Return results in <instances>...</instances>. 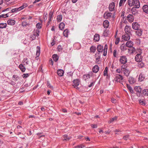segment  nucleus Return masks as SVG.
I'll return each instance as SVG.
<instances>
[{"mask_svg": "<svg viewBox=\"0 0 148 148\" xmlns=\"http://www.w3.org/2000/svg\"><path fill=\"white\" fill-rule=\"evenodd\" d=\"M128 3L130 6H134L137 8H139L140 6V3L138 0H128Z\"/></svg>", "mask_w": 148, "mask_h": 148, "instance_id": "nucleus-1", "label": "nucleus"}, {"mask_svg": "<svg viewBox=\"0 0 148 148\" xmlns=\"http://www.w3.org/2000/svg\"><path fill=\"white\" fill-rule=\"evenodd\" d=\"M27 6V4H24L22 6L19 7V8H16L12 9L11 10V11L12 12H14L19 11L24 9V8L26 7Z\"/></svg>", "mask_w": 148, "mask_h": 148, "instance_id": "nucleus-2", "label": "nucleus"}, {"mask_svg": "<svg viewBox=\"0 0 148 148\" xmlns=\"http://www.w3.org/2000/svg\"><path fill=\"white\" fill-rule=\"evenodd\" d=\"M125 65H122L121 69L123 71L124 74L127 76H128L130 73V71L128 70L125 66Z\"/></svg>", "mask_w": 148, "mask_h": 148, "instance_id": "nucleus-3", "label": "nucleus"}, {"mask_svg": "<svg viewBox=\"0 0 148 148\" xmlns=\"http://www.w3.org/2000/svg\"><path fill=\"white\" fill-rule=\"evenodd\" d=\"M33 33V35H32L31 37L33 39H34L36 36L38 37L39 36L40 31L38 29L34 32Z\"/></svg>", "mask_w": 148, "mask_h": 148, "instance_id": "nucleus-4", "label": "nucleus"}, {"mask_svg": "<svg viewBox=\"0 0 148 148\" xmlns=\"http://www.w3.org/2000/svg\"><path fill=\"white\" fill-rule=\"evenodd\" d=\"M123 79V77L122 75H121L119 74H117L116 77V81H117V82H119L120 83H121L122 82V80Z\"/></svg>", "mask_w": 148, "mask_h": 148, "instance_id": "nucleus-5", "label": "nucleus"}, {"mask_svg": "<svg viewBox=\"0 0 148 148\" xmlns=\"http://www.w3.org/2000/svg\"><path fill=\"white\" fill-rule=\"evenodd\" d=\"M119 61L121 64H125L127 62V59L125 56H123L120 57Z\"/></svg>", "mask_w": 148, "mask_h": 148, "instance_id": "nucleus-6", "label": "nucleus"}, {"mask_svg": "<svg viewBox=\"0 0 148 148\" xmlns=\"http://www.w3.org/2000/svg\"><path fill=\"white\" fill-rule=\"evenodd\" d=\"M130 38V34L126 33L122 36V38L124 40L127 41Z\"/></svg>", "mask_w": 148, "mask_h": 148, "instance_id": "nucleus-7", "label": "nucleus"}, {"mask_svg": "<svg viewBox=\"0 0 148 148\" xmlns=\"http://www.w3.org/2000/svg\"><path fill=\"white\" fill-rule=\"evenodd\" d=\"M112 15V13L110 12H105L103 14L104 18L106 19H110Z\"/></svg>", "mask_w": 148, "mask_h": 148, "instance_id": "nucleus-8", "label": "nucleus"}, {"mask_svg": "<svg viewBox=\"0 0 148 148\" xmlns=\"http://www.w3.org/2000/svg\"><path fill=\"white\" fill-rule=\"evenodd\" d=\"M142 57L140 54H138L136 55L135 57V60L137 62H140L142 60Z\"/></svg>", "mask_w": 148, "mask_h": 148, "instance_id": "nucleus-9", "label": "nucleus"}, {"mask_svg": "<svg viewBox=\"0 0 148 148\" xmlns=\"http://www.w3.org/2000/svg\"><path fill=\"white\" fill-rule=\"evenodd\" d=\"M73 83L74 84L73 86H74V87H75L76 89H78L79 88L77 86L79 85L80 83L79 80L77 79L74 80L73 81Z\"/></svg>", "mask_w": 148, "mask_h": 148, "instance_id": "nucleus-10", "label": "nucleus"}, {"mask_svg": "<svg viewBox=\"0 0 148 148\" xmlns=\"http://www.w3.org/2000/svg\"><path fill=\"white\" fill-rule=\"evenodd\" d=\"M139 27L140 25L137 23H133L132 24V27L135 30H138Z\"/></svg>", "mask_w": 148, "mask_h": 148, "instance_id": "nucleus-11", "label": "nucleus"}, {"mask_svg": "<svg viewBox=\"0 0 148 148\" xmlns=\"http://www.w3.org/2000/svg\"><path fill=\"white\" fill-rule=\"evenodd\" d=\"M135 90L137 92H138V94H137V95L138 96H140L141 94L140 92L142 91V89L140 86H136L134 88Z\"/></svg>", "mask_w": 148, "mask_h": 148, "instance_id": "nucleus-12", "label": "nucleus"}, {"mask_svg": "<svg viewBox=\"0 0 148 148\" xmlns=\"http://www.w3.org/2000/svg\"><path fill=\"white\" fill-rule=\"evenodd\" d=\"M127 19L130 23H132L134 20V17L132 14H129L127 17Z\"/></svg>", "mask_w": 148, "mask_h": 148, "instance_id": "nucleus-13", "label": "nucleus"}, {"mask_svg": "<svg viewBox=\"0 0 148 148\" xmlns=\"http://www.w3.org/2000/svg\"><path fill=\"white\" fill-rule=\"evenodd\" d=\"M115 7V4L114 3L112 2L110 4L109 6V9L110 11H113Z\"/></svg>", "mask_w": 148, "mask_h": 148, "instance_id": "nucleus-14", "label": "nucleus"}, {"mask_svg": "<svg viewBox=\"0 0 148 148\" xmlns=\"http://www.w3.org/2000/svg\"><path fill=\"white\" fill-rule=\"evenodd\" d=\"M40 47L39 46H37L36 48V59H38V57L40 55Z\"/></svg>", "mask_w": 148, "mask_h": 148, "instance_id": "nucleus-15", "label": "nucleus"}, {"mask_svg": "<svg viewBox=\"0 0 148 148\" xmlns=\"http://www.w3.org/2000/svg\"><path fill=\"white\" fill-rule=\"evenodd\" d=\"M109 25V23L108 21L107 20H105L103 23V25L104 27V28H107Z\"/></svg>", "mask_w": 148, "mask_h": 148, "instance_id": "nucleus-16", "label": "nucleus"}, {"mask_svg": "<svg viewBox=\"0 0 148 148\" xmlns=\"http://www.w3.org/2000/svg\"><path fill=\"white\" fill-rule=\"evenodd\" d=\"M57 73L58 75L60 77L62 76L64 73V71L61 69H59L57 70Z\"/></svg>", "mask_w": 148, "mask_h": 148, "instance_id": "nucleus-17", "label": "nucleus"}, {"mask_svg": "<svg viewBox=\"0 0 148 148\" xmlns=\"http://www.w3.org/2000/svg\"><path fill=\"white\" fill-rule=\"evenodd\" d=\"M93 72L95 73H97L99 70V67L98 65H95L92 69Z\"/></svg>", "mask_w": 148, "mask_h": 148, "instance_id": "nucleus-18", "label": "nucleus"}, {"mask_svg": "<svg viewBox=\"0 0 148 148\" xmlns=\"http://www.w3.org/2000/svg\"><path fill=\"white\" fill-rule=\"evenodd\" d=\"M90 75L89 74H86L84 75L83 76V79L87 81L88 79L90 78Z\"/></svg>", "mask_w": 148, "mask_h": 148, "instance_id": "nucleus-19", "label": "nucleus"}, {"mask_svg": "<svg viewBox=\"0 0 148 148\" xmlns=\"http://www.w3.org/2000/svg\"><path fill=\"white\" fill-rule=\"evenodd\" d=\"M8 24L10 25H14L15 23V21L13 19L8 20L7 21Z\"/></svg>", "mask_w": 148, "mask_h": 148, "instance_id": "nucleus-20", "label": "nucleus"}, {"mask_svg": "<svg viewBox=\"0 0 148 148\" xmlns=\"http://www.w3.org/2000/svg\"><path fill=\"white\" fill-rule=\"evenodd\" d=\"M133 45V42L131 41H128L126 43V46L129 47H131Z\"/></svg>", "mask_w": 148, "mask_h": 148, "instance_id": "nucleus-21", "label": "nucleus"}, {"mask_svg": "<svg viewBox=\"0 0 148 148\" xmlns=\"http://www.w3.org/2000/svg\"><path fill=\"white\" fill-rule=\"evenodd\" d=\"M143 11L146 13H148V5H145L143 7Z\"/></svg>", "mask_w": 148, "mask_h": 148, "instance_id": "nucleus-22", "label": "nucleus"}, {"mask_svg": "<svg viewBox=\"0 0 148 148\" xmlns=\"http://www.w3.org/2000/svg\"><path fill=\"white\" fill-rule=\"evenodd\" d=\"M145 78V76L143 75L141 73L139 76L138 78V81L142 82L143 80Z\"/></svg>", "mask_w": 148, "mask_h": 148, "instance_id": "nucleus-23", "label": "nucleus"}, {"mask_svg": "<svg viewBox=\"0 0 148 148\" xmlns=\"http://www.w3.org/2000/svg\"><path fill=\"white\" fill-rule=\"evenodd\" d=\"M136 8H133L132 10L131 11L132 12V14L133 15H135L138 14V11L136 9Z\"/></svg>", "mask_w": 148, "mask_h": 148, "instance_id": "nucleus-24", "label": "nucleus"}, {"mask_svg": "<svg viewBox=\"0 0 148 148\" xmlns=\"http://www.w3.org/2000/svg\"><path fill=\"white\" fill-rule=\"evenodd\" d=\"M99 35L97 34H95L94 36V40L95 41H98L99 40Z\"/></svg>", "mask_w": 148, "mask_h": 148, "instance_id": "nucleus-25", "label": "nucleus"}, {"mask_svg": "<svg viewBox=\"0 0 148 148\" xmlns=\"http://www.w3.org/2000/svg\"><path fill=\"white\" fill-rule=\"evenodd\" d=\"M63 140L66 141H69L71 138V137L70 136H68V135H64L63 136Z\"/></svg>", "mask_w": 148, "mask_h": 148, "instance_id": "nucleus-26", "label": "nucleus"}, {"mask_svg": "<svg viewBox=\"0 0 148 148\" xmlns=\"http://www.w3.org/2000/svg\"><path fill=\"white\" fill-rule=\"evenodd\" d=\"M103 47L100 45H98L97 48V51L99 52H102L103 51Z\"/></svg>", "mask_w": 148, "mask_h": 148, "instance_id": "nucleus-27", "label": "nucleus"}, {"mask_svg": "<svg viewBox=\"0 0 148 148\" xmlns=\"http://www.w3.org/2000/svg\"><path fill=\"white\" fill-rule=\"evenodd\" d=\"M128 81L131 84H133L135 82V80L134 78L131 77L129 78Z\"/></svg>", "mask_w": 148, "mask_h": 148, "instance_id": "nucleus-28", "label": "nucleus"}, {"mask_svg": "<svg viewBox=\"0 0 148 148\" xmlns=\"http://www.w3.org/2000/svg\"><path fill=\"white\" fill-rule=\"evenodd\" d=\"M125 31L126 33H129L130 32V28L129 26L126 25L125 26Z\"/></svg>", "mask_w": 148, "mask_h": 148, "instance_id": "nucleus-29", "label": "nucleus"}, {"mask_svg": "<svg viewBox=\"0 0 148 148\" xmlns=\"http://www.w3.org/2000/svg\"><path fill=\"white\" fill-rule=\"evenodd\" d=\"M53 60L55 62H56L58 59V57L56 54H53L52 56Z\"/></svg>", "mask_w": 148, "mask_h": 148, "instance_id": "nucleus-30", "label": "nucleus"}, {"mask_svg": "<svg viewBox=\"0 0 148 148\" xmlns=\"http://www.w3.org/2000/svg\"><path fill=\"white\" fill-rule=\"evenodd\" d=\"M137 31L136 32V34L138 36H140L142 35V30L141 29L137 30Z\"/></svg>", "mask_w": 148, "mask_h": 148, "instance_id": "nucleus-31", "label": "nucleus"}, {"mask_svg": "<svg viewBox=\"0 0 148 148\" xmlns=\"http://www.w3.org/2000/svg\"><path fill=\"white\" fill-rule=\"evenodd\" d=\"M96 48L94 46H92L90 48V51L91 52L94 53L96 51Z\"/></svg>", "mask_w": 148, "mask_h": 148, "instance_id": "nucleus-32", "label": "nucleus"}, {"mask_svg": "<svg viewBox=\"0 0 148 148\" xmlns=\"http://www.w3.org/2000/svg\"><path fill=\"white\" fill-rule=\"evenodd\" d=\"M65 25L63 23H61L59 25V28L61 30H62L64 27Z\"/></svg>", "mask_w": 148, "mask_h": 148, "instance_id": "nucleus-33", "label": "nucleus"}, {"mask_svg": "<svg viewBox=\"0 0 148 148\" xmlns=\"http://www.w3.org/2000/svg\"><path fill=\"white\" fill-rule=\"evenodd\" d=\"M69 32L67 29H65L63 33L65 37H67Z\"/></svg>", "mask_w": 148, "mask_h": 148, "instance_id": "nucleus-34", "label": "nucleus"}, {"mask_svg": "<svg viewBox=\"0 0 148 148\" xmlns=\"http://www.w3.org/2000/svg\"><path fill=\"white\" fill-rule=\"evenodd\" d=\"M127 86L128 89L129 90L130 92L131 93H134V91L132 89V88L128 84H127Z\"/></svg>", "mask_w": 148, "mask_h": 148, "instance_id": "nucleus-35", "label": "nucleus"}, {"mask_svg": "<svg viewBox=\"0 0 148 148\" xmlns=\"http://www.w3.org/2000/svg\"><path fill=\"white\" fill-rule=\"evenodd\" d=\"M143 94L145 95H148V90L147 89H144L143 91Z\"/></svg>", "mask_w": 148, "mask_h": 148, "instance_id": "nucleus-36", "label": "nucleus"}, {"mask_svg": "<svg viewBox=\"0 0 148 148\" xmlns=\"http://www.w3.org/2000/svg\"><path fill=\"white\" fill-rule=\"evenodd\" d=\"M19 67L22 72H24L25 71V68L24 65H19Z\"/></svg>", "mask_w": 148, "mask_h": 148, "instance_id": "nucleus-37", "label": "nucleus"}, {"mask_svg": "<svg viewBox=\"0 0 148 148\" xmlns=\"http://www.w3.org/2000/svg\"><path fill=\"white\" fill-rule=\"evenodd\" d=\"M117 117L116 116H115L114 118H112V119H111L110 121H108V123H110L114 121H116V120L117 119Z\"/></svg>", "mask_w": 148, "mask_h": 148, "instance_id": "nucleus-38", "label": "nucleus"}, {"mask_svg": "<svg viewBox=\"0 0 148 148\" xmlns=\"http://www.w3.org/2000/svg\"><path fill=\"white\" fill-rule=\"evenodd\" d=\"M6 25V23H0V28H5Z\"/></svg>", "mask_w": 148, "mask_h": 148, "instance_id": "nucleus-39", "label": "nucleus"}, {"mask_svg": "<svg viewBox=\"0 0 148 148\" xmlns=\"http://www.w3.org/2000/svg\"><path fill=\"white\" fill-rule=\"evenodd\" d=\"M53 15V12L51 11L50 12L49 15V20L50 21H51V19Z\"/></svg>", "mask_w": 148, "mask_h": 148, "instance_id": "nucleus-40", "label": "nucleus"}, {"mask_svg": "<svg viewBox=\"0 0 148 148\" xmlns=\"http://www.w3.org/2000/svg\"><path fill=\"white\" fill-rule=\"evenodd\" d=\"M126 46H125V45L123 44H122L121 45V47H120L122 51H123L126 50Z\"/></svg>", "mask_w": 148, "mask_h": 148, "instance_id": "nucleus-41", "label": "nucleus"}, {"mask_svg": "<svg viewBox=\"0 0 148 148\" xmlns=\"http://www.w3.org/2000/svg\"><path fill=\"white\" fill-rule=\"evenodd\" d=\"M118 52L116 49L114 50L113 52V55L114 57H116L118 55Z\"/></svg>", "mask_w": 148, "mask_h": 148, "instance_id": "nucleus-42", "label": "nucleus"}, {"mask_svg": "<svg viewBox=\"0 0 148 148\" xmlns=\"http://www.w3.org/2000/svg\"><path fill=\"white\" fill-rule=\"evenodd\" d=\"M114 132H115V134H121V131L119 130H114Z\"/></svg>", "mask_w": 148, "mask_h": 148, "instance_id": "nucleus-43", "label": "nucleus"}, {"mask_svg": "<svg viewBox=\"0 0 148 148\" xmlns=\"http://www.w3.org/2000/svg\"><path fill=\"white\" fill-rule=\"evenodd\" d=\"M62 19V15H59L57 16V20L58 22H60L61 21Z\"/></svg>", "mask_w": 148, "mask_h": 148, "instance_id": "nucleus-44", "label": "nucleus"}, {"mask_svg": "<svg viewBox=\"0 0 148 148\" xmlns=\"http://www.w3.org/2000/svg\"><path fill=\"white\" fill-rule=\"evenodd\" d=\"M36 27L38 29H40L41 28V24L38 23L36 25Z\"/></svg>", "mask_w": 148, "mask_h": 148, "instance_id": "nucleus-45", "label": "nucleus"}, {"mask_svg": "<svg viewBox=\"0 0 148 148\" xmlns=\"http://www.w3.org/2000/svg\"><path fill=\"white\" fill-rule=\"evenodd\" d=\"M103 75L104 76H106V78H109V77L108 75V72L104 71L103 72Z\"/></svg>", "mask_w": 148, "mask_h": 148, "instance_id": "nucleus-46", "label": "nucleus"}, {"mask_svg": "<svg viewBox=\"0 0 148 148\" xmlns=\"http://www.w3.org/2000/svg\"><path fill=\"white\" fill-rule=\"evenodd\" d=\"M126 0H120L119 4V6H121L123 3H125Z\"/></svg>", "mask_w": 148, "mask_h": 148, "instance_id": "nucleus-47", "label": "nucleus"}, {"mask_svg": "<svg viewBox=\"0 0 148 148\" xmlns=\"http://www.w3.org/2000/svg\"><path fill=\"white\" fill-rule=\"evenodd\" d=\"M85 147V146L83 145H80L76 147V148H83Z\"/></svg>", "mask_w": 148, "mask_h": 148, "instance_id": "nucleus-48", "label": "nucleus"}, {"mask_svg": "<svg viewBox=\"0 0 148 148\" xmlns=\"http://www.w3.org/2000/svg\"><path fill=\"white\" fill-rule=\"evenodd\" d=\"M139 103L141 105L144 106L145 105V103L143 101L141 100H140L139 101Z\"/></svg>", "mask_w": 148, "mask_h": 148, "instance_id": "nucleus-49", "label": "nucleus"}, {"mask_svg": "<svg viewBox=\"0 0 148 148\" xmlns=\"http://www.w3.org/2000/svg\"><path fill=\"white\" fill-rule=\"evenodd\" d=\"M29 76V74L28 73L26 74H23L22 75V77L23 78H26L27 77Z\"/></svg>", "mask_w": 148, "mask_h": 148, "instance_id": "nucleus-50", "label": "nucleus"}, {"mask_svg": "<svg viewBox=\"0 0 148 148\" xmlns=\"http://www.w3.org/2000/svg\"><path fill=\"white\" fill-rule=\"evenodd\" d=\"M129 137V136L128 135H127L125 136H124L123 137V139L125 140H127L128 138Z\"/></svg>", "mask_w": 148, "mask_h": 148, "instance_id": "nucleus-51", "label": "nucleus"}, {"mask_svg": "<svg viewBox=\"0 0 148 148\" xmlns=\"http://www.w3.org/2000/svg\"><path fill=\"white\" fill-rule=\"evenodd\" d=\"M91 127L93 128H97V125L95 124H91Z\"/></svg>", "mask_w": 148, "mask_h": 148, "instance_id": "nucleus-52", "label": "nucleus"}, {"mask_svg": "<svg viewBox=\"0 0 148 148\" xmlns=\"http://www.w3.org/2000/svg\"><path fill=\"white\" fill-rule=\"evenodd\" d=\"M119 41V38H117L115 40V43L116 45L118 44Z\"/></svg>", "mask_w": 148, "mask_h": 148, "instance_id": "nucleus-53", "label": "nucleus"}, {"mask_svg": "<svg viewBox=\"0 0 148 148\" xmlns=\"http://www.w3.org/2000/svg\"><path fill=\"white\" fill-rule=\"evenodd\" d=\"M47 87L49 88H52L53 87L51 86L50 83L49 82H47Z\"/></svg>", "mask_w": 148, "mask_h": 148, "instance_id": "nucleus-54", "label": "nucleus"}, {"mask_svg": "<svg viewBox=\"0 0 148 148\" xmlns=\"http://www.w3.org/2000/svg\"><path fill=\"white\" fill-rule=\"evenodd\" d=\"M58 50V51H60L62 50L61 47L60 46H58L57 48Z\"/></svg>", "mask_w": 148, "mask_h": 148, "instance_id": "nucleus-55", "label": "nucleus"}, {"mask_svg": "<svg viewBox=\"0 0 148 148\" xmlns=\"http://www.w3.org/2000/svg\"><path fill=\"white\" fill-rule=\"evenodd\" d=\"M111 101L112 103H116V100L114 98H112L111 99Z\"/></svg>", "mask_w": 148, "mask_h": 148, "instance_id": "nucleus-56", "label": "nucleus"}, {"mask_svg": "<svg viewBox=\"0 0 148 148\" xmlns=\"http://www.w3.org/2000/svg\"><path fill=\"white\" fill-rule=\"evenodd\" d=\"M49 62L50 63V64L51 65H53V62L52 61L51 59H49Z\"/></svg>", "mask_w": 148, "mask_h": 148, "instance_id": "nucleus-57", "label": "nucleus"}, {"mask_svg": "<svg viewBox=\"0 0 148 148\" xmlns=\"http://www.w3.org/2000/svg\"><path fill=\"white\" fill-rule=\"evenodd\" d=\"M27 25V23L25 22H23L22 23V25L23 26H25Z\"/></svg>", "mask_w": 148, "mask_h": 148, "instance_id": "nucleus-58", "label": "nucleus"}, {"mask_svg": "<svg viewBox=\"0 0 148 148\" xmlns=\"http://www.w3.org/2000/svg\"><path fill=\"white\" fill-rule=\"evenodd\" d=\"M47 14H46L44 16V21H46L47 19Z\"/></svg>", "mask_w": 148, "mask_h": 148, "instance_id": "nucleus-59", "label": "nucleus"}, {"mask_svg": "<svg viewBox=\"0 0 148 148\" xmlns=\"http://www.w3.org/2000/svg\"><path fill=\"white\" fill-rule=\"evenodd\" d=\"M1 17H2L3 18H5L6 17V16H5V15L3 14L0 15V18Z\"/></svg>", "mask_w": 148, "mask_h": 148, "instance_id": "nucleus-60", "label": "nucleus"}, {"mask_svg": "<svg viewBox=\"0 0 148 148\" xmlns=\"http://www.w3.org/2000/svg\"><path fill=\"white\" fill-rule=\"evenodd\" d=\"M105 133L106 134H108L110 133V131H109L108 130V131H105Z\"/></svg>", "mask_w": 148, "mask_h": 148, "instance_id": "nucleus-61", "label": "nucleus"}, {"mask_svg": "<svg viewBox=\"0 0 148 148\" xmlns=\"http://www.w3.org/2000/svg\"><path fill=\"white\" fill-rule=\"evenodd\" d=\"M116 71L117 73H120L121 72V70L120 69H117Z\"/></svg>", "mask_w": 148, "mask_h": 148, "instance_id": "nucleus-62", "label": "nucleus"}, {"mask_svg": "<svg viewBox=\"0 0 148 148\" xmlns=\"http://www.w3.org/2000/svg\"><path fill=\"white\" fill-rule=\"evenodd\" d=\"M93 82H91L90 84L88 85V87H90L91 86H92V85H93Z\"/></svg>", "mask_w": 148, "mask_h": 148, "instance_id": "nucleus-63", "label": "nucleus"}, {"mask_svg": "<svg viewBox=\"0 0 148 148\" xmlns=\"http://www.w3.org/2000/svg\"><path fill=\"white\" fill-rule=\"evenodd\" d=\"M85 139L86 140V141H90V139L88 137H87V138H86Z\"/></svg>", "mask_w": 148, "mask_h": 148, "instance_id": "nucleus-64", "label": "nucleus"}]
</instances>
